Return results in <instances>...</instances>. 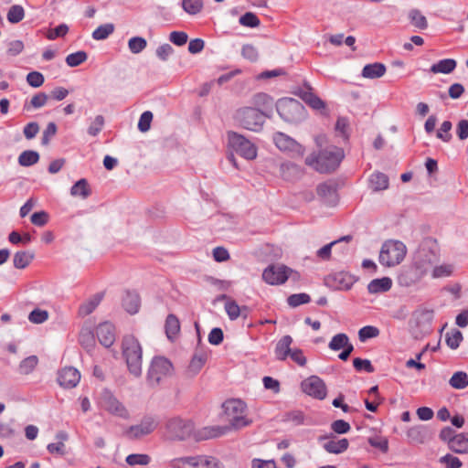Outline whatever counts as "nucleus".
<instances>
[{"instance_id":"obj_37","label":"nucleus","mask_w":468,"mask_h":468,"mask_svg":"<svg viewBox=\"0 0 468 468\" xmlns=\"http://www.w3.org/2000/svg\"><path fill=\"white\" fill-rule=\"evenodd\" d=\"M431 270V277L433 279H441L451 276L453 273L454 266L450 263L434 264Z\"/></svg>"},{"instance_id":"obj_40","label":"nucleus","mask_w":468,"mask_h":468,"mask_svg":"<svg viewBox=\"0 0 468 468\" xmlns=\"http://www.w3.org/2000/svg\"><path fill=\"white\" fill-rule=\"evenodd\" d=\"M449 384L455 389H463L468 387V375L464 371L453 373L449 380Z\"/></svg>"},{"instance_id":"obj_24","label":"nucleus","mask_w":468,"mask_h":468,"mask_svg":"<svg viewBox=\"0 0 468 468\" xmlns=\"http://www.w3.org/2000/svg\"><path fill=\"white\" fill-rule=\"evenodd\" d=\"M349 442L347 439L328 440L323 444V448L329 453L339 454L347 450Z\"/></svg>"},{"instance_id":"obj_48","label":"nucleus","mask_w":468,"mask_h":468,"mask_svg":"<svg viewBox=\"0 0 468 468\" xmlns=\"http://www.w3.org/2000/svg\"><path fill=\"white\" fill-rule=\"evenodd\" d=\"M147 41L142 37H133L128 40V48L133 54H139L145 49Z\"/></svg>"},{"instance_id":"obj_29","label":"nucleus","mask_w":468,"mask_h":468,"mask_svg":"<svg viewBox=\"0 0 468 468\" xmlns=\"http://www.w3.org/2000/svg\"><path fill=\"white\" fill-rule=\"evenodd\" d=\"M333 279L338 290H349L356 282V279L353 275L344 271L335 273Z\"/></svg>"},{"instance_id":"obj_57","label":"nucleus","mask_w":468,"mask_h":468,"mask_svg":"<svg viewBox=\"0 0 468 468\" xmlns=\"http://www.w3.org/2000/svg\"><path fill=\"white\" fill-rule=\"evenodd\" d=\"M239 24L247 27H256L260 25V19L251 12H247L239 17Z\"/></svg>"},{"instance_id":"obj_42","label":"nucleus","mask_w":468,"mask_h":468,"mask_svg":"<svg viewBox=\"0 0 468 468\" xmlns=\"http://www.w3.org/2000/svg\"><path fill=\"white\" fill-rule=\"evenodd\" d=\"M180 331V323L174 314H169L165 320V334L169 339H173Z\"/></svg>"},{"instance_id":"obj_5","label":"nucleus","mask_w":468,"mask_h":468,"mask_svg":"<svg viewBox=\"0 0 468 468\" xmlns=\"http://www.w3.org/2000/svg\"><path fill=\"white\" fill-rule=\"evenodd\" d=\"M226 420L234 429L248 426L250 421L246 417V404L238 399L225 401L222 405Z\"/></svg>"},{"instance_id":"obj_56","label":"nucleus","mask_w":468,"mask_h":468,"mask_svg":"<svg viewBox=\"0 0 468 468\" xmlns=\"http://www.w3.org/2000/svg\"><path fill=\"white\" fill-rule=\"evenodd\" d=\"M452 124L450 121H444L439 130L437 131L436 136L443 142H450L452 139V134L450 131L452 130Z\"/></svg>"},{"instance_id":"obj_19","label":"nucleus","mask_w":468,"mask_h":468,"mask_svg":"<svg viewBox=\"0 0 468 468\" xmlns=\"http://www.w3.org/2000/svg\"><path fill=\"white\" fill-rule=\"evenodd\" d=\"M407 438L412 444H422L430 437L429 429L425 425H416L407 431Z\"/></svg>"},{"instance_id":"obj_21","label":"nucleus","mask_w":468,"mask_h":468,"mask_svg":"<svg viewBox=\"0 0 468 468\" xmlns=\"http://www.w3.org/2000/svg\"><path fill=\"white\" fill-rule=\"evenodd\" d=\"M392 287V280L389 277H382L372 280L367 284V291L371 294L383 293Z\"/></svg>"},{"instance_id":"obj_17","label":"nucleus","mask_w":468,"mask_h":468,"mask_svg":"<svg viewBox=\"0 0 468 468\" xmlns=\"http://www.w3.org/2000/svg\"><path fill=\"white\" fill-rule=\"evenodd\" d=\"M80 380V373L73 367H66L58 372V381L61 387L71 388Z\"/></svg>"},{"instance_id":"obj_22","label":"nucleus","mask_w":468,"mask_h":468,"mask_svg":"<svg viewBox=\"0 0 468 468\" xmlns=\"http://www.w3.org/2000/svg\"><path fill=\"white\" fill-rule=\"evenodd\" d=\"M292 338L290 335H284L278 341L274 350L275 356L278 360L283 361L289 356L292 351Z\"/></svg>"},{"instance_id":"obj_41","label":"nucleus","mask_w":468,"mask_h":468,"mask_svg":"<svg viewBox=\"0 0 468 468\" xmlns=\"http://www.w3.org/2000/svg\"><path fill=\"white\" fill-rule=\"evenodd\" d=\"M222 299L226 300L225 311L231 321L238 319L241 314V309L239 304L234 301L227 297V295H221Z\"/></svg>"},{"instance_id":"obj_62","label":"nucleus","mask_w":468,"mask_h":468,"mask_svg":"<svg viewBox=\"0 0 468 468\" xmlns=\"http://www.w3.org/2000/svg\"><path fill=\"white\" fill-rule=\"evenodd\" d=\"M44 76L38 71H31L27 75V83L33 88H38L44 83Z\"/></svg>"},{"instance_id":"obj_52","label":"nucleus","mask_w":468,"mask_h":468,"mask_svg":"<svg viewBox=\"0 0 468 468\" xmlns=\"http://www.w3.org/2000/svg\"><path fill=\"white\" fill-rule=\"evenodd\" d=\"M379 329L373 325H366L359 329L358 338L361 342H366L367 339L374 338L379 335Z\"/></svg>"},{"instance_id":"obj_23","label":"nucleus","mask_w":468,"mask_h":468,"mask_svg":"<svg viewBox=\"0 0 468 468\" xmlns=\"http://www.w3.org/2000/svg\"><path fill=\"white\" fill-rule=\"evenodd\" d=\"M280 173L283 179L292 181L301 177L303 172L299 165L293 163H282L280 166Z\"/></svg>"},{"instance_id":"obj_35","label":"nucleus","mask_w":468,"mask_h":468,"mask_svg":"<svg viewBox=\"0 0 468 468\" xmlns=\"http://www.w3.org/2000/svg\"><path fill=\"white\" fill-rule=\"evenodd\" d=\"M457 453H468V433H459L449 447Z\"/></svg>"},{"instance_id":"obj_43","label":"nucleus","mask_w":468,"mask_h":468,"mask_svg":"<svg viewBox=\"0 0 468 468\" xmlns=\"http://www.w3.org/2000/svg\"><path fill=\"white\" fill-rule=\"evenodd\" d=\"M39 160V154L37 152L33 150H27L22 152L18 156V164L21 166H31L37 164Z\"/></svg>"},{"instance_id":"obj_2","label":"nucleus","mask_w":468,"mask_h":468,"mask_svg":"<svg viewBox=\"0 0 468 468\" xmlns=\"http://www.w3.org/2000/svg\"><path fill=\"white\" fill-rule=\"evenodd\" d=\"M122 356L129 372L135 378L142 375L143 349L133 335H125L122 344Z\"/></svg>"},{"instance_id":"obj_31","label":"nucleus","mask_w":468,"mask_h":468,"mask_svg":"<svg viewBox=\"0 0 468 468\" xmlns=\"http://www.w3.org/2000/svg\"><path fill=\"white\" fill-rule=\"evenodd\" d=\"M122 306L129 314H136L140 306L139 295L136 292H126L122 299Z\"/></svg>"},{"instance_id":"obj_59","label":"nucleus","mask_w":468,"mask_h":468,"mask_svg":"<svg viewBox=\"0 0 468 468\" xmlns=\"http://www.w3.org/2000/svg\"><path fill=\"white\" fill-rule=\"evenodd\" d=\"M104 126V118L102 115H97L88 128V133L91 136L98 135Z\"/></svg>"},{"instance_id":"obj_4","label":"nucleus","mask_w":468,"mask_h":468,"mask_svg":"<svg viewBox=\"0 0 468 468\" xmlns=\"http://www.w3.org/2000/svg\"><path fill=\"white\" fill-rule=\"evenodd\" d=\"M276 110L280 117L286 122H300L306 116L303 105L293 98L280 99L276 103Z\"/></svg>"},{"instance_id":"obj_39","label":"nucleus","mask_w":468,"mask_h":468,"mask_svg":"<svg viewBox=\"0 0 468 468\" xmlns=\"http://www.w3.org/2000/svg\"><path fill=\"white\" fill-rule=\"evenodd\" d=\"M181 6L186 14L196 16L203 10L204 3L203 0H182Z\"/></svg>"},{"instance_id":"obj_63","label":"nucleus","mask_w":468,"mask_h":468,"mask_svg":"<svg viewBox=\"0 0 468 468\" xmlns=\"http://www.w3.org/2000/svg\"><path fill=\"white\" fill-rule=\"evenodd\" d=\"M353 366L357 371L364 370L367 373H372L375 370L374 367L368 359L356 357L353 360Z\"/></svg>"},{"instance_id":"obj_45","label":"nucleus","mask_w":468,"mask_h":468,"mask_svg":"<svg viewBox=\"0 0 468 468\" xmlns=\"http://www.w3.org/2000/svg\"><path fill=\"white\" fill-rule=\"evenodd\" d=\"M114 31V25L112 23H106L99 26L92 32V38L95 40H104Z\"/></svg>"},{"instance_id":"obj_18","label":"nucleus","mask_w":468,"mask_h":468,"mask_svg":"<svg viewBox=\"0 0 468 468\" xmlns=\"http://www.w3.org/2000/svg\"><path fill=\"white\" fill-rule=\"evenodd\" d=\"M96 335L99 342L105 347H110L115 341V329L111 323L105 322L99 324Z\"/></svg>"},{"instance_id":"obj_36","label":"nucleus","mask_w":468,"mask_h":468,"mask_svg":"<svg viewBox=\"0 0 468 468\" xmlns=\"http://www.w3.org/2000/svg\"><path fill=\"white\" fill-rule=\"evenodd\" d=\"M317 194L325 202L332 203L335 200L336 192L333 185L328 183H322L317 186Z\"/></svg>"},{"instance_id":"obj_14","label":"nucleus","mask_w":468,"mask_h":468,"mask_svg":"<svg viewBox=\"0 0 468 468\" xmlns=\"http://www.w3.org/2000/svg\"><path fill=\"white\" fill-rule=\"evenodd\" d=\"M158 420L151 415L144 416L140 423L129 428L127 433L133 439H138L152 433L158 426Z\"/></svg>"},{"instance_id":"obj_44","label":"nucleus","mask_w":468,"mask_h":468,"mask_svg":"<svg viewBox=\"0 0 468 468\" xmlns=\"http://www.w3.org/2000/svg\"><path fill=\"white\" fill-rule=\"evenodd\" d=\"M350 344L346 334L339 333L334 335L329 342L328 347L333 351H338Z\"/></svg>"},{"instance_id":"obj_26","label":"nucleus","mask_w":468,"mask_h":468,"mask_svg":"<svg viewBox=\"0 0 468 468\" xmlns=\"http://www.w3.org/2000/svg\"><path fill=\"white\" fill-rule=\"evenodd\" d=\"M370 188L377 192L388 187V177L381 172H374L369 177Z\"/></svg>"},{"instance_id":"obj_20","label":"nucleus","mask_w":468,"mask_h":468,"mask_svg":"<svg viewBox=\"0 0 468 468\" xmlns=\"http://www.w3.org/2000/svg\"><path fill=\"white\" fill-rule=\"evenodd\" d=\"M301 99L314 110H324L325 103L312 91L310 86H306L299 91Z\"/></svg>"},{"instance_id":"obj_46","label":"nucleus","mask_w":468,"mask_h":468,"mask_svg":"<svg viewBox=\"0 0 468 468\" xmlns=\"http://www.w3.org/2000/svg\"><path fill=\"white\" fill-rule=\"evenodd\" d=\"M88 58V55L85 51L80 50L74 53H70L66 57V63L69 67H78Z\"/></svg>"},{"instance_id":"obj_13","label":"nucleus","mask_w":468,"mask_h":468,"mask_svg":"<svg viewBox=\"0 0 468 468\" xmlns=\"http://www.w3.org/2000/svg\"><path fill=\"white\" fill-rule=\"evenodd\" d=\"M273 142L281 151L286 152L293 157H302L304 154V147L283 133H275Z\"/></svg>"},{"instance_id":"obj_53","label":"nucleus","mask_w":468,"mask_h":468,"mask_svg":"<svg viewBox=\"0 0 468 468\" xmlns=\"http://www.w3.org/2000/svg\"><path fill=\"white\" fill-rule=\"evenodd\" d=\"M198 465L199 456L184 457L175 462L176 468H198Z\"/></svg>"},{"instance_id":"obj_60","label":"nucleus","mask_w":468,"mask_h":468,"mask_svg":"<svg viewBox=\"0 0 468 468\" xmlns=\"http://www.w3.org/2000/svg\"><path fill=\"white\" fill-rule=\"evenodd\" d=\"M368 443L375 448L379 449L382 452L386 453L388 451V441L385 437L376 436L368 439Z\"/></svg>"},{"instance_id":"obj_49","label":"nucleus","mask_w":468,"mask_h":468,"mask_svg":"<svg viewBox=\"0 0 468 468\" xmlns=\"http://www.w3.org/2000/svg\"><path fill=\"white\" fill-rule=\"evenodd\" d=\"M48 96L44 92H38L31 98L29 104L26 103L24 109L29 111L31 108L38 109L46 105Z\"/></svg>"},{"instance_id":"obj_55","label":"nucleus","mask_w":468,"mask_h":468,"mask_svg":"<svg viewBox=\"0 0 468 468\" xmlns=\"http://www.w3.org/2000/svg\"><path fill=\"white\" fill-rule=\"evenodd\" d=\"M462 340L463 334L459 330L455 329L446 334V344L452 349L458 348Z\"/></svg>"},{"instance_id":"obj_8","label":"nucleus","mask_w":468,"mask_h":468,"mask_svg":"<svg viewBox=\"0 0 468 468\" xmlns=\"http://www.w3.org/2000/svg\"><path fill=\"white\" fill-rule=\"evenodd\" d=\"M229 147L247 160H253L257 157V147L253 143L236 132H229Z\"/></svg>"},{"instance_id":"obj_33","label":"nucleus","mask_w":468,"mask_h":468,"mask_svg":"<svg viewBox=\"0 0 468 468\" xmlns=\"http://www.w3.org/2000/svg\"><path fill=\"white\" fill-rule=\"evenodd\" d=\"M410 24L420 29L424 30L428 27V21L422 13L418 9H411L408 14Z\"/></svg>"},{"instance_id":"obj_1","label":"nucleus","mask_w":468,"mask_h":468,"mask_svg":"<svg viewBox=\"0 0 468 468\" xmlns=\"http://www.w3.org/2000/svg\"><path fill=\"white\" fill-rule=\"evenodd\" d=\"M344 158L342 148L329 145L319 151L318 154H312L305 159V164L319 173H330L335 170Z\"/></svg>"},{"instance_id":"obj_3","label":"nucleus","mask_w":468,"mask_h":468,"mask_svg":"<svg viewBox=\"0 0 468 468\" xmlns=\"http://www.w3.org/2000/svg\"><path fill=\"white\" fill-rule=\"evenodd\" d=\"M407 254L406 245L398 239H388L381 246L378 261L382 266L394 267L399 265Z\"/></svg>"},{"instance_id":"obj_51","label":"nucleus","mask_w":468,"mask_h":468,"mask_svg":"<svg viewBox=\"0 0 468 468\" xmlns=\"http://www.w3.org/2000/svg\"><path fill=\"white\" fill-rule=\"evenodd\" d=\"M49 317L48 312L43 309L36 308L28 314V320L35 324L45 323Z\"/></svg>"},{"instance_id":"obj_64","label":"nucleus","mask_w":468,"mask_h":468,"mask_svg":"<svg viewBox=\"0 0 468 468\" xmlns=\"http://www.w3.org/2000/svg\"><path fill=\"white\" fill-rule=\"evenodd\" d=\"M174 53V48L170 44L165 43L161 46H159L156 50L155 54L158 58H160L163 61H166L168 58Z\"/></svg>"},{"instance_id":"obj_30","label":"nucleus","mask_w":468,"mask_h":468,"mask_svg":"<svg viewBox=\"0 0 468 468\" xmlns=\"http://www.w3.org/2000/svg\"><path fill=\"white\" fill-rule=\"evenodd\" d=\"M456 61L453 58H444L431 67V71L434 74H450L456 68Z\"/></svg>"},{"instance_id":"obj_25","label":"nucleus","mask_w":468,"mask_h":468,"mask_svg":"<svg viewBox=\"0 0 468 468\" xmlns=\"http://www.w3.org/2000/svg\"><path fill=\"white\" fill-rule=\"evenodd\" d=\"M386 73V66L382 63L366 65L362 69V76L366 79H378Z\"/></svg>"},{"instance_id":"obj_50","label":"nucleus","mask_w":468,"mask_h":468,"mask_svg":"<svg viewBox=\"0 0 468 468\" xmlns=\"http://www.w3.org/2000/svg\"><path fill=\"white\" fill-rule=\"evenodd\" d=\"M310 301H311L310 295L305 292L294 293V294L290 295L287 298L288 305L292 308H295L301 304L308 303H310Z\"/></svg>"},{"instance_id":"obj_10","label":"nucleus","mask_w":468,"mask_h":468,"mask_svg":"<svg viewBox=\"0 0 468 468\" xmlns=\"http://www.w3.org/2000/svg\"><path fill=\"white\" fill-rule=\"evenodd\" d=\"M165 429L171 439L185 440L192 434L194 425L190 420L173 417L166 420Z\"/></svg>"},{"instance_id":"obj_15","label":"nucleus","mask_w":468,"mask_h":468,"mask_svg":"<svg viewBox=\"0 0 468 468\" xmlns=\"http://www.w3.org/2000/svg\"><path fill=\"white\" fill-rule=\"evenodd\" d=\"M100 403L102 409L113 415L123 419L129 417L125 407L108 390L102 392Z\"/></svg>"},{"instance_id":"obj_61","label":"nucleus","mask_w":468,"mask_h":468,"mask_svg":"<svg viewBox=\"0 0 468 468\" xmlns=\"http://www.w3.org/2000/svg\"><path fill=\"white\" fill-rule=\"evenodd\" d=\"M153 113L149 111L143 112L138 122V129L142 133H145L150 129Z\"/></svg>"},{"instance_id":"obj_7","label":"nucleus","mask_w":468,"mask_h":468,"mask_svg":"<svg viewBox=\"0 0 468 468\" xmlns=\"http://www.w3.org/2000/svg\"><path fill=\"white\" fill-rule=\"evenodd\" d=\"M173 373L172 363L164 356H154L147 371V381L150 386L159 385L165 378Z\"/></svg>"},{"instance_id":"obj_34","label":"nucleus","mask_w":468,"mask_h":468,"mask_svg":"<svg viewBox=\"0 0 468 468\" xmlns=\"http://www.w3.org/2000/svg\"><path fill=\"white\" fill-rule=\"evenodd\" d=\"M38 364V357L35 355L24 358L17 367V372L20 375L31 374Z\"/></svg>"},{"instance_id":"obj_32","label":"nucleus","mask_w":468,"mask_h":468,"mask_svg":"<svg viewBox=\"0 0 468 468\" xmlns=\"http://www.w3.org/2000/svg\"><path fill=\"white\" fill-rule=\"evenodd\" d=\"M207 359V355L204 351H197L193 356L188 366V371L192 375H197L204 367Z\"/></svg>"},{"instance_id":"obj_11","label":"nucleus","mask_w":468,"mask_h":468,"mask_svg":"<svg viewBox=\"0 0 468 468\" xmlns=\"http://www.w3.org/2000/svg\"><path fill=\"white\" fill-rule=\"evenodd\" d=\"M298 273L283 264L269 265L262 272V279L271 285L283 284L290 276Z\"/></svg>"},{"instance_id":"obj_6","label":"nucleus","mask_w":468,"mask_h":468,"mask_svg":"<svg viewBox=\"0 0 468 468\" xmlns=\"http://www.w3.org/2000/svg\"><path fill=\"white\" fill-rule=\"evenodd\" d=\"M268 115L252 107H243L235 113V120L245 129L258 132Z\"/></svg>"},{"instance_id":"obj_47","label":"nucleus","mask_w":468,"mask_h":468,"mask_svg":"<svg viewBox=\"0 0 468 468\" xmlns=\"http://www.w3.org/2000/svg\"><path fill=\"white\" fill-rule=\"evenodd\" d=\"M25 16V10L20 5H12L7 13L6 18L12 24L19 23Z\"/></svg>"},{"instance_id":"obj_54","label":"nucleus","mask_w":468,"mask_h":468,"mask_svg":"<svg viewBox=\"0 0 468 468\" xmlns=\"http://www.w3.org/2000/svg\"><path fill=\"white\" fill-rule=\"evenodd\" d=\"M151 458L147 454L133 453L126 457V463L129 465H147Z\"/></svg>"},{"instance_id":"obj_9","label":"nucleus","mask_w":468,"mask_h":468,"mask_svg":"<svg viewBox=\"0 0 468 468\" xmlns=\"http://www.w3.org/2000/svg\"><path fill=\"white\" fill-rule=\"evenodd\" d=\"M439 261V254L435 249L421 245L414 254V266L421 274L428 272Z\"/></svg>"},{"instance_id":"obj_38","label":"nucleus","mask_w":468,"mask_h":468,"mask_svg":"<svg viewBox=\"0 0 468 468\" xmlns=\"http://www.w3.org/2000/svg\"><path fill=\"white\" fill-rule=\"evenodd\" d=\"M33 259L34 254L29 251H17L14 255L13 263L16 269H25L30 264Z\"/></svg>"},{"instance_id":"obj_27","label":"nucleus","mask_w":468,"mask_h":468,"mask_svg":"<svg viewBox=\"0 0 468 468\" xmlns=\"http://www.w3.org/2000/svg\"><path fill=\"white\" fill-rule=\"evenodd\" d=\"M91 194L90 187L85 178L78 180L70 188V195L86 199Z\"/></svg>"},{"instance_id":"obj_12","label":"nucleus","mask_w":468,"mask_h":468,"mask_svg":"<svg viewBox=\"0 0 468 468\" xmlns=\"http://www.w3.org/2000/svg\"><path fill=\"white\" fill-rule=\"evenodd\" d=\"M434 314L432 310L421 309L414 313L413 323V335L415 338H420L431 332V323Z\"/></svg>"},{"instance_id":"obj_16","label":"nucleus","mask_w":468,"mask_h":468,"mask_svg":"<svg viewBox=\"0 0 468 468\" xmlns=\"http://www.w3.org/2000/svg\"><path fill=\"white\" fill-rule=\"evenodd\" d=\"M301 388L305 394L318 399H324L326 396L325 384L316 376H311L304 379L301 384Z\"/></svg>"},{"instance_id":"obj_28","label":"nucleus","mask_w":468,"mask_h":468,"mask_svg":"<svg viewBox=\"0 0 468 468\" xmlns=\"http://www.w3.org/2000/svg\"><path fill=\"white\" fill-rule=\"evenodd\" d=\"M102 300L101 293H96L80 304L79 308V314L80 316H86L91 314Z\"/></svg>"},{"instance_id":"obj_58","label":"nucleus","mask_w":468,"mask_h":468,"mask_svg":"<svg viewBox=\"0 0 468 468\" xmlns=\"http://www.w3.org/2000/svg\"><path fill=\"white\" fill-rule=\"evenodd\" d=\"M198 468H224L223 464L215 457L199 456Z\"/></svg>"}]
</instances>
